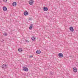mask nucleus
<instances>
[{
  "label": "nucleus",
  "mask_w": 78,
  "mask_h": 78,
  "mask_svg": "<svg viewBox=\"0 0 78 78\" xmlns=\"http://www.w3.org/2000/svg\"><path fill=\"white\" fill-rule=\"evenodd\" d=\"M43 9L44 11H48V8L47 7H44L43 8Z\"/></svg>",
  "instance_id": "nucleus-6"
},
{
  "label": "nucleus",
  "mask_w": 78,
  "mask_h": 78,
  "mask_svg": "<svg viewBox=\"0 0 78 78\" xmlns=\"http://www.w3.org/2000/svg\"><path fill=\"white\" fill-rule=\"evenodd\" d=\"M73 70L74 72H77V68H74L73 69Z\"/></svg>",
  "instance_id": "nucleus-9"
},
{
  "label": "nucleus",
  "mask_w": 78,
  "mask_h": 78,
  "mask_svg": "<svg viewBox=\"0 0 78 78\" xmlns=\"http://www.w3.org/2000/svg\"><path fill=\"white\" fill-rule=\"evenodd\" d=\"M58 56L59 58H62L63 57V54L62 53H59Z\"/></svg>",
  "instance_id": "nucleus-3"
},
{
  "label": "nucleus",
  "mask_w": 78,
  "mask_h": 78,
  "mask_svg": "<svg viewBox=\"0 0 78 78\" xmlns=\"http://www.w3.org/2000/svg\"><path fill=\"white\" fill-rule=\"evenodd\" d=\"M33 25L32 24H30V26L29 27L30 30H31L32 28H33Z\"/></svg>",
  "instance_id": "nucleus-11"
},
{
  "label": "nucleus",
  "mask_w": 78,
  "mask_h": 78,
  "mask_svg": "<svg viewBox=\"0 0 78 78\" xmlns=\"http://www.w3.org/2000/svg\"><path fill=\"white\" fill-rule=\"evenodd\" d=\"M26 42H29V41H28L27 40H26Z\"/></svg>",
  "instance_id": "nucleus-19"
},
{
  "label": "nucleus",
  "mask_w": 78,
  "mask_h": 78,
  "mask_svg": "<svg viewBox=\"0 0 78 78\" xmlns=\"http://www.w3.org/2000/svg\"><path fill=\"white\" fill-rule=\"evenodd\" d=\"M33 55H31V56H29V58H33Z\"/></svg>",
  "instance_id": "nucleus-18"
},
{
  "label": "nucleus",
  "mask_w": 78,
  "mask_h": 78,
  "mask_svg": "<svg viewBox=\"0 0 78 78\" xmlns=\"http://www.w3.org/2000/svg\"><path fill=\"white\" fill-rule=\"evenodd\" d=\"M50 74H51V75H53V73L52 72H50Z\"/></svg>",
  "instance_id": "nucleus-15"
},
{
  "label": "nucleus",
  "mask_w": 78,
  "mask_h": 78,
  "mask_svg": "<svg viewBox=\"0 0 78 78\" xmlns=\"http://www.w3.org/2000/svg\"><path fill=\"white\" fill-rule=\"evenodd\" d=\"M41 52V51L38 50H37L36 52V53H37V54H40Z\"/></svg>",
  "instance_id": "nucleus-10"
},
{
  "label": "nucleus",
  "mask_w": 78,
  "mask_h": 78,
  "mask_svg": "<svg viewBox=\"0 0 78 78\" xmlns=\"http://www.w3.org/2000/svg\"><path fill=\"white\" fill-rule=\"evenodd\" d=\"M34 2V1L33 0H30L29 1V3L30 5H32L33 4V2Z\"/></svg>",
  "instance_id": "nucleus-2"
},
{
  "label": "nucleus",
  "mask_w": 78,
  "mask_h": 78,
  "mask_svg": "<svg viewBox=\"0 0 78 78\" xmlns=\"http://www.w3.org/2000/svg\"><path fill=\"white\" fill-rule=\"evenodd\" d=\"M31 39L32 41H35V40H36V37H33L32 38H31Z\"/></svg>",
  "instance_id": "nucleus-13"
},
{
  "label": "nucleus",
  "mask_w": 78,
  "mask_h": 78,
  "mask_svg": "<svg viewBox=\"0 0 78 78\" xmlns=\"http://www.w3.org/2000/svg\"><path fill=\"white\" fill-rule=\"evenodd\" d=\"M69 30H70V31H71L72 32H73V31H74V30L73 29V28L72 27H69Z\"/></svg>",
  "instance_id": "nucleus-5"
},
{
  "label": "nucleus",
  "mask_w": 78,
  "mask_h": 78,
  "mask_svg": "<svg viewBox=\"0 0 78 78\" xmlns=\"http://www.w3.org/2000/svg\"><path fill=\"white\" fill-rule=\"evenodd\" d=\"M3 11H7V8H6V7L5 6L3 8Z\"/></svg>",
  "instance_id": "nucleus-8"
},
{
  "label": "nucleus",
  "mask_w": 78,
  "mask_h": 78,
  "mask_svg": "<svg viewBox=\"0 0 78 78\" xmlns=\"http://www.w3.org/2000/svg\"><path fill=\"white\" fill-rule=\"evenodd\" d=\"M12 5L13 6H16L17 5V3H16V2H14L12 3Z\"/></svg>",
  "instance_id": "nucleus-7"
},
{
  "label": "nucleus",
  "mask_w": 78,
  "mask_h": 78,
  "mask_svg": "<svg viewBox=\"0 0 78 78\" xmlns=\"http://www.w3.org/2000/svg\"><path fill=\"white\" fill-rule=\"evenodd\" d=\"M22 49L21 48H19L18 49V51L19 52H21L23 51Z\"/></svg>",
  "instance_id": "nucleus-12"
},
{
  "label": "nucleus",
  "mask_w": 78,
  "mask_h": 78,
  "mask_svg": "<svg viewBox=\"0 0 78 78\" xmlns=\"http://www.w3.org/2000/svg\"><path fill=\"white\" fill-rule=\"evenodd\" d=\"M4 2H7V0H3Z\"/></svg>",
  "instance_id": "nucleus-17"
},
{
  "label": "nucleus",
  "mask_w": 78,
  "mask_h": 78,
  "mask_svg": "<svg viewBox=\"0 0 78 78\" xmlns=\"http://www.w3.org/2000/svg\"><path fill=\"white\" fill-rule=\"evenodd\" d=\"M3 35H4V36H7V35H8L7 34V33H4Z\"/></svg>",
  "instance_id": "nucleus-16"
},
{
  "label": "nucleus",
  "mask_w": 78,
  "mask_h": 78,
  "mask_svg": "<svg viewBox=\"0 0 78 78\" xmlns=\"http://www.w3.org/2000/svg\"><path fill=\"white\" fill-rule=\"evenodd\" d=\"M23 70L25 72H28V69L26 67H23Z\"/></svg>",
  "instance_id": "nucleus-1"
},
{
  "label": "nucleus",
  "mask_w": 78,
  "mask_h": 78,
  "mask_svg": "<svg viewBox=\"0 0 78 78\" xmlns=\"http://www.w3.org/2000/svg\"><path fill=\"white\" fill-rule=\"evenodd\" d=\"M7 66L6 64H3L2 66V68H5V67H7Z\"/></svg>",
  "instance_id": "nucleus-14"
},
{
  "label": "nucleus",
  "mask_w": 78,
  "mask_h": 78,
  "mask_svg": "<svg viewBox=\"0 0 78 78\" xmlns=\"http://www.w3.org/2000/svg\"><path fill=\"white\" fill-rule=\"evenodd\" d=\"M28 12L26 11L24 12V16H28Z\"/></svg>",
  "instance_id": "nucleus-4"
}]
</instances>
